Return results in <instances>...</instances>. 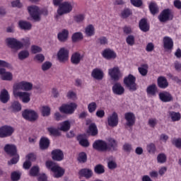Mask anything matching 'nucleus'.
Returning <instances> with one entry per match:
<instances>
[{"mask_svg":"<svg viewBox=\"0 0 181 181\" xmlns=\"http://www.w3.org/2000/svg\"><path fill=\"white\" fill-rule=\"evenodd\" d=\"M78 160L81 163H84L87 160V154L86 153H80L78 157Z\"/></svg>","mask_w":181,"mask_h":181,"instance_id":"6e6d98bb","label":"nucleus"},{"mask_svg":"<svg viewBox=\"0 0 181 181\" xmlns=\"http://www.w3.org/2000/svg\"><path fill=\"white\" fill-rule=\"evenodd\" d=\"M28 57H29V51L28 50H23L18 53V59L20 60H25Z\"/></svg>","mask_w":181,"mask_h":181,"instance_id":"37998d69","label":"nucleus"},{"mask_svg":"<svg viewBox=\"0 0 181 181\" xmlns=\"http://www.w3.org/2000/svg\"><path fill=\"white\" fill-rule=\"evenodd\" d=\"M71 39L72 42H78L83 39V33L81 32L75 33L72 35Z\"/></svg>","mask_w":181,"mask_h":181,"instance_id":"ea45409f","label":"nucleus"},{"mask_svg":"<svg viewBox=\"0 0 181 181\" xmlns=\"http://www.w3.org/2000/svg\"><path fill=\"white\" fill-rule=\"evenodd\" d=\"M74 5H76L74 1H65L62 3L57 9L58 15L62 16V15H67V13H70V12L73 11Z\"/></svg>","mask_w":181,"mask_h":181,"instance_id":"f03ea898","label":"nucleus"},{"mask_svg":"<svg viewBox=\"0 0 181 181\" xmlns=\"http://www.w3.org/2000/svg\"><path fill=\"white\" fill-rule=\"evenodd\" d=\"M148 64H142L140 67L138 68L139 73L143 77H145L148 75Z\"/></svg>","mask_w":181,"mask_h":181,"instance_id":"e433bc0d","label":"nucleus"},{"mask_svg":"<svg viewBox=\"0 0 181 181\" xmlns=\"http://www.w3.org/2000/svg\"><path fill=\"white\" fill-rule=\"evenodd\" d=\"M84 19H86V16L83 14H78L74 17V21H76L77 23H81Z\"/></svg>","mask_w":181,"mask_h":181,"instance_id":"338daca9","label":"nucleus"},{"mask_svg":"<svg viewBox=\"0 0 181 181\" xmlns=\"http://www.w3.org/2000/svg\"><path fill=\"white\" fill-rule=\"evenodd\" d=\"M9 100H11L9 93L6 89H2L0 92V101L3 103V104H6Z\"/></svg>","mask_w":181,"mask_h":181,"instance_id":"5701e85b","label":"nucleus"},{"mask_svg":"<svg viewBox=\"0 0 181 181\" xmlns=\"http://www.w3.org/2000/svg\"><path fill=\"white\" fill-rule=\"evenodd\" d=\"M33 88V84L28 81H21L16 83L13 86V91H19V90H23V91H30Z\"/></svg>","mask_w":181,"mask_h":181,"instance_id":"20e7f679","label":"nucleus"},{"mask_svg":"<svg viewBox=\"0 0 181 181\" xmlns=\"http://www.w3.org/2000/svg\"><path fill=\"white\" fill-rule=\"evenodd\" d=\"M15 132V129L10 125L0 127V138H8L12 136Z\"/></svg>","mask_w":181,"mask_h":181,"instance_id":"423d86ee","label":"nucleus"},{"mask_svg":"<svg viewBox=\"0 0 181 181\" xmlns=\"http://www.w3.org/2000/svg\"><path fill=\"white\" fill-rule=\"evenodd\" d=\"M139 26L142 32H148L149 30V25H148V22L145 18H142L140 21Z\"/></svg>","mask_w":181,"mask_h":181,"instance_id":"7c9ffc66","label":"nucleus"},{"mask_svg":"<svg viewBox=\"0 0 181 181\" xmlns=\"http://www.w3.org/2000/svg\"><path fill=\"white\" fill-rule=\"evenodd\" d=\"M81 176H83L86 179H90L93 176V170L88 168H83L79 172Z\"/></svg>","mask_w":181,"mask_h":181,"instance_id":"2f4dec72","label":"nucleus"},{"mask_svg":"<svg viewBox=\"0 0 181 181\" xmlns=\"http://www.w3.org/2000/svg\"><path fill=\"white\" fill-rule=\"evenodd\" d=\"M52 172L54 173V177L57 178L62 177V176L64 175V169L62 168L59 165L53 168Z\"/></svg>","mask_w":181,"mask_h":181,"instance_id":"393cba45","label":"nucleus"},{"mask_svg":"<svg viewBox=\"0 0 181 181\" xmlns=\"http://www.w3.org/2000/svg\"><path fill=\"white\" fill-rule=\"evenodd\" d=\"M163 45L165 49L170 50L173 47V40L170 37H164Z\"/></svg>","mask_w":181,"mask_h":181,"instance_id":"a878e982","label":"nucleus"},{"mask_svg":"<svg viewBox=\"0 0 181 181\" xmlns=\"http://www.w3.org/2000/svg\"><path fill=\"white\" fill-rule=\"evenodd\" d=\"M78 139L81 146H88L90 145V143H88V141L87 139H81V136H78Z\"/></svg>","mask_w":181,"mask_h":181,"instance_id":"052dcab7","label":"nucleus"},{"mask_svg":"<svg viewBox=\"0 0 181 181\" xmlns=\"http://www.w3.org/2000/svg\"><path fill=\"white\" fill-rule=\"evenodd\" d=\"M70 127H71V125L70 124V122L69 120H66L60 123V127L59 128V131L66 132V131H69V129H70Z\"/></svg>","mask_w":181,"mask_h":181,"instance_id":"c9c22d12","label":"nucleus"},{"mask_svg":"<svg viewBox=\"0 0 181 181\" xmlns=\"http://www.w3.org/2000/svg\"><path fill=\"white\" fill-rule=\"evenodd\" d=\"M47 131L49 132L50 135H52L53 136H59L60 135V132H59V129L56 128L48 127Z\"/></svg>","mask_w":181,"mask_h":181,"instance_id":"c03bdc74","label":"nucleus"},{"mask_svg":"<svg viewBox=\"0 0 181 181\" xmlns=\"http://www.w3.org/2000/svg\"><path fill=\"white\" fill-rule=\"evenodd\" d=\"M45 165H46V168L47 169H49L50 170H52V172L53 170V168H56L57 165V164L54 163V162H53L52 160L47 161Z\"/></svg>","mask_w":181,"mask_h":181,"instance_id":"13d9d810","label":"nucleus"},{"mask_svg":"<svg viewBox=\"0 0 181 181\" xmlns=\"http://www.w3.org/2000/svg\"><path fill=\"white\" fill-rule=\"evenodd\" d=\"M126 42L129 46H134L135 45V37L132 35H129L126 38Z\"/></svg>","mask_w":181,"mask_h":181,"instance_id":"09e8293b","label":"nucleus"},{"mask_svg":"<svg viewBox=\"0 0 181 181\" xmlns=\"http://www.w3.org/2000/svg\"><path fill=\"white\" fill-rule=\"evenodd\" d=\"M12 65L6 61L0 59V69H11Z\"/></svg>","mask_w":181,"mask_h":181,"instance_id":"3c124183","label":"nucleus"},{"mask_svg":"<svg viewBox=\"0 0 181 181\" xmlns=\"http://www.w3.org/2000/svg\"><path fill=\"white\" fill-rule=\"evenodd\" d=\"M0 78L4 81H12L13 75L9 71H6L5 68H0Z\"/></svg>","mask_w":181,"mask_h":181,"instance_id":"4468645a","label":"nucleus"},{"mask_svg":"<svg viewBox=\"0 0 181 181\" xmlns=\"http://www.w3.org/2000/svg\"><path fill=\"white\" fill-rule=\"evenodd\" d=\"M59 42H66L67 37H69V31L67 30H63L57 35Z\"/></svg>","mask_w":181,"mask_h":181,"instance_id":"473e14b6","label":"nucleus"},{"mask_svg":"<svg viewBox=\"0 0 181 181\" xmlns=\"http://www.w3.org/2000/svg\"><path fill=\"white\" fill-rule=\"evenodd\" d=\"M173 18V14L170 9L163 10L158 16V19L160 22H167V21H170Z\"/></svg>","mask_w":181,"mask_h":181,"instance_id":"ddd939ff","label":"nucleus"},{"mask_svg":"<svg viewBox=\"0 0 181 181\" xmlns=\"http://www.w3.org/2000/svg\"><path fill=\"white\" fill-rule=\"evenodd\" d=\"M13 94L15 98H19L24 104H28L30 101V93L28 92L13 90Z\"/></svg>","mask_w":181,"mask_h":181,"instance_id":"39448f33","label":"nucleus"},{"mask_svg":"<svg viewBox=\"0 0 181 181\" xmlns=\"http://www.w3.org/2000/svg\"><path fill=\"white\" fill-rule=\"evenodd\" d=\"M131 15H132V11H131L129 8H125L121 13V18L127 19V18H129Z\"/></svg>","mask_w":181,"mask_h":181,"instance_id":"79ce46f5","label":"nucleus"},{"mask_svg":"<svg viewBox=\"0 0 181 181\" xmlns=\"http://www.w3.org/2000/svg\"><path fill=\"white\" fill-rule=\"evenodd\" d=\"M4 151L6 153L10 155V156H14L16 155V146L13 144H6L4 146Z\"/></svg>","mask_w":181,"mask_h":181,"instance_id":"4be33fe9","label":"nucleus"},{"mask_svg":"<svg viewBox=\"0 0 181 181\" xmlns=\"http://www.w3.org/2000/svg\"><path fill=\"white\" fill-rule=\"evenodd\" d=\"M28 11L35 22H40V11L39 7L36 6H31L28 7Z\"/></svg>","mask_w":181,"mask_h":181,"instance_id":"9d476101","label":"nucleus"},{"mask_svg":"<svg viewBox=\"0 0 181 181\" xmlns=\"http://www.w3.org/2000/svg\"><path fill=\"white\" fill-rule=\"evenodd\" d=\"M50 67H52V62H45L42 64V71H47Z\"/></svg>","mask_w":181,"mask_h":181,"instance_id":"bf43d9fd","label":"nucleus"},{"mask_svg":"<svg viewBox=\"0 0 181 181\" xmlns=\"http://www.w3.org/2000/svg\"><path fill=\"white\" fill-rule=\"evenodd\" d=\"M77 108V104L76 103H69L66 105H63L59 107L60 112H63L64 114H74V111H76Z\"/></svg>","mask_w":181,"mask_h":181,"instance_id":"1a4fd4ad","label":"nucleus"},{"mask_svg":"<svg viewBox=\"0 0 181 181\" xmlns=\"http://www.w3.org/2000/svg\"><path fill=\"white\" fill-rule=\"evenodd\" d=\"M95 173H97V175H101L105 172V170L104 169V166L102 165H98L95 167Z\"/></svg>","mask_w":181,"mask_h":181,"instance_id":"8fccbe9b","label":"nucleus"},{"mask_svg":"<svg viewBox=\"0 0 181 181\" xmlns=\"http://www.w3.org/2000/svg\"><path fill=\"white\" fill-rule=\"evenodd\" d=\"M108 75L113 81H118L122 77V73H121V70H119V67L118 66L109 69Z\"/></svg>","mask_w":181,"mask_h":181,"instance_id":"0eeeda50","label":"nucleus"},{"mask_svg":"<svg viewBox=\"0 0 181 181\" xmlns=\"http://www.w3.org/2000/svg\"><path fill=\"white\" fill-rule=\"evenodd\" d=\"M85 35L87 37L94 36L95 35V28H94V25L91 24L87 25L85 28Z\"/></svg>","mask_w":181,"mask_h":181,"instance_id":"b1692460","label":"nucleus"},{"mask_svg":"<svg viewBox=\"0 0 181 181\" xmlns=\"http://www.w3.org/2000/svg\"><path fill=\"white\" fill-rule=\"evenodd\" d=\"M158 96L163 103H170V101H173V97L167 91L160 93Z\"/></svg>","mask_w":181,"mask_h":181,"instance_id":"6ab92c4d","label":"nucleus"},{"mask_svg":"<svg viewBox=\"0 0 181 181\" xmlns=\"http://www.w3.org/2000/svg\"><path fill=\"white\" fill-rule=\"evenodd\" d=\"M132 144H130L129 143H125L123 145V150L124 151V152H128L129 153H131V151H132Z\"/></svg>","mask_w":181,"mask_h":181,"instance_id":"0e129e2a","label":"nucleus"},{"mask_svg":"<svg viewBox=\"0 0 181 181\" xmlns=\"http://www.w3.org/2000/svg\"><path fill=\"white\" fill-rule=\"evenodd\" d=\"M95 110H97V103L95 102L90 103L88 105V111L90 112V114L95 112Z\"/></svg>","mask_w":181,"mask_h":181,"instance_id":"a19ab883","label":"nucleus"},{"mask_svg":"<svg viewBox=\"0 0 181 181\" xmlns=\"http://www.w3.org/2000/svg\"><path fill=\"white\" fill-rule=\"evenodd\" d=\"M148 125L150 128H155L158 125V119L156 118H150L148 122Z\"/></svg>","mask_w":181,"mask_h":181,"instance_id":"864d4df0","label":"nucleus"},{"mask_svg":"<svg viewBox=\"0 0 181 181\" xmlns=\"http://www.w3.org/2000/svg\"><path fill=\"white\" fill-rule=\"evenodd\" d=\"M34 60L38 63H43L45 62V55L42 54H37L35 55Z\"/></svg>","mask_w":181,"mask_h":181,"instance_id":"680f3d73","label":"nucleus"},{"mask_svg":"<svg viewBox=\"0 0 181 181\" xmlns=\"http://www.w3.org/2000/svg\"><path fill=\"white\" fill-rule=\"evenodd\" d=\"M41 112L43 117H49V115H50V107L47 106H43L41 108Z\"/></svg>","mask_w":181,"mask_h":181,"instance_id":"de8ad7c7","label":"nucleus"},{"mask_svg":"<svg viewBox=\"0 0 181 181\" xmlns=\"http://www.w3.org/2000/svg\"><path fill=\"white\" fill-rule=\"evenodd\" d=\"M52 158L53 160H57L60 162L64 159V154L63 151L60 149H55L52 151Z\"/></svg>","mask_w":181,"mask_h":181,"instance_id":"f3484780","label":"nucleus"},{"mask_svg":"<svg viewBox=\"0 0 181 181\" xmlns=\"http://www.w3.org/2000/svg\"><path fill=\"white\" fill-rule=\"evenodd\" d=\"M158 86L160 88H167V87L169 86L168 79H166L165 76H160L158 78Z\"/></svg>","mask_w":181,"mask_h":181,"instance_id":"cd10ccee","label":"nucleus"},{"mask_svg":"<svg viewBox=\"0 0 181 181\" xmlns=\"http://www.w3.org/2000/svg\"><path fill=\"white\" fill-rule=\"evenodd\" d=\"M18 26L23 30H30L32 29V24L25 21H20L18 22Z\"/></svg>","mask_w":181,"mask_h":181,"instance_id":"c85d7f7f","label":"nucleus"},{"mask_svg":"<svg viewBox=\"0 0 181 181\" xmlns=\"http://www.w3.org/2000/svg\"><path fill=\"white\" fill-rule=\"evenodd\" d=\"M149 9L152 15H156V13H159V7L155 2L150 3Z\"/></svg>","mask_w":181,"mask_h":181,"instance_id":"4c0bfd02","label":"nucleus"},{"mask_svg":"<svg viewBox=\"0 0 181 181\" xmlns=\"http://www.w3.org/2000/svg\"><path fill=\"white\" fill-rule=\"evenodd\" d=\"M49 144L50 141H49V139L42 137L40 141V148L41 149H47V148H49Z\"/></svg>","mask_w":181,"mask_h":181,"instance_id":"f704fd0d","label":"nucleus"},{"mask_svg":"<svg viewBox=\"0 0 181 181\" xmlns=\"http://www.w3.org/2000/svg\"><path fill=\"white\" fill-rule=\"evenodd\" d=\"M168 115L173 122H175L176 121H180L181 116L180 113L179 112L170 111L168 112Z\"/></svg>","mask_w":181,"mask_h":181,"instance_id":"58836bf2","label":"nucleus"},{"mask_svg":"<svg viewBox=\"0 0 181 181\" xmlns=\"http://www.w3.org/2000/svg\"><path fill=\"white\" fill-rule=\"evenodd\" d=\"M19 179H21L20 173L15 171L11 173V180L13 181H18V180H19Z\"/></svg>","mask_w":181,"mask_h":181,"instance_id":"69168bd1","label":"nucleus"},{"mask_svg":"<svg viewBox=\"0 0 181 181\" xmlns=\"http://www.w3.org/2000/svg\"><path fill=\"white\" fill-rule=\"evenodd\" d=\"M135 81H136V78L132 74H129L124 78V83L129 91H136L138 88Z\"/></svg>","mask_w":181,"mask_h":181,"instance_id":"7ed1b4c3","label":"nucleus"},{"mask_svg":"<svg viewBox=\"0 0 181 181\" xmlns=\"http://www.w3.org/2000/svg\"><path fill=\"white\" fill-rule=\"evenodd\" d=\"M22 117L27 121H36L37 119V113L35 110H25L22 112Z\"/></svg>","mask_w":181,"mask_h":181,"instance_id":"9b49d317","label":"nucleus"},{"mask_svg":"<svg viewBox=\"0 0 181 181\" xmlns=\"http://www.w3.org/2000/svg\"><path fill=\"white\" fill-rule=\"evenodd\" d=\"M30 176H37L39 175V166H34L30 170Z\"/></svg>","mask_w":181,"mask_h":181,"instance_id":"4d7b16f0","label":"nucleus"},{"mask_svg":"<svg viewBox=\"0 0 181 181\" xmlns=\"http://www.w3.org/2000/svg\"><path fill=\"white\" fill-rule=\"evenodd\" d=\"M112 90L114 94H116V95H122V94L125 93V88L119 83H115Z\"/></svg>","mask_w":181,"mask_h":181,"instance_id":"a211bd4d","label":"nucleus"},{"mask_svg":"<svg viewBox=\"0 0 181 181\" xmlns=\"http://www.w3.org/2000/svg\"><path fill=\"white\" fill-rule=\"evenodd\" d=\"M93 148L95 149V151H98V152H106V151L110 149L108 144L103 140H96L94 141Z\"/></svg>","mask_w":181,"mask_h":181,"instance_id":"6e6552de","label":"nucleus"},{"mask_svg":"<svg viewBox=\"0 0 181 181\" xmlns=\"http://www.w3.org/2000/svg\"><path fill=\"white\" fill-rule=\"evenodd\" d=\"M107 124L109 127H112V128L118 125V114L117 112H114L108 116Z\"/></svg>","mask_w":181,"mask_h":181,"instance_id":"2eb2a0df","label":"nucleus"},{"mask_svg":"<svg viewBox=\"0 0 181 181\" xmlns=\"http://www.w3.org/2000/svg\"><path fill=\"white\" fill-rule=\"evenodd\" d=\"M124 118L127 121V125L128 127H132L135 124V115L132 112H127L124 114Z\"/></svg>","mask_w":181,"mask_h":181,"instance_id":"aec40b11","label":"nucleus"},{"mask_svg":"<svg viewBox=\"0 0 181 181\" xmlns=\"http://www.w3.org/2000/svg\"><path fill=\"white\" fill-rule=\"evenodd\" d=\"M81 59H83L81 54L78 52H75L71 57V62L73 64H79L80 62H81Z\"/></svg>","mask_w":181,"mask_h":181,"instance_id":"c756f323","label":"nucleus"},{"mask_svg":"<svg viewBox=\"0 0 181 181\" xmlns=\"http://www.w3.org/2000/svg\"><path fill=\"white\" fill-rule=\"evenodd\" d=\"M109 145V149H112V151H115L117 148V141L114 139H108Z\"/></svg>","mask_w":181,"mask_h":181,"instance_id":"49530a36","label":"nucleus"},{"mask_svg":"<svg viewBox=\"0 0 181 181\" xmlns=\"http://www.w3.org/2000/svg\"><path fill=\"white\" fill-rule=\"evenodd\" d=\"M88 134H90L92 136H95V135L98 134V129H97L95 124L92 123L90 124Z\"/></svg>","mask_w":181,"mask_h":181,"instance_id":"72a5a7b5","label":"nucleus"},{"mask_svg":"<svg viewBox=\"0 0 181 181\" xmlns=\"http://www.w3.org/2000/svg\"><path fill=\"white\" fill-rule=\"evenodd\" d=\"M146 149L148 153H155L156 151V146L154 144L151 143L147 145Z\"/></svg>","mask_w":181,"mask_h":181,"instance_id":"603ef678","label":"nucleus"},{"mask_svg":"<svg viewBox=\"0 0 181 181\" xmlns=\"http://www.w3.org/2000/svg\"><path fill=\"white\" fill-rule=\"evenodd\" d=\"M102 56L104 59H106V60H114V59H117V53L111 49H104Z\"/></svg>","mask_w":181,"mask_h":181,"instance_id":"dca6fc26","label":"nucleus"},{"mask_svg":"<svg viewBox=\"0 0 181 181\" xmlns=\"http://www.w3.org/2000/svg\"><path fill=\"white\" fill-rule=\"evenodd\" d=\"M158 163H165L166 162V155L165 153H160L157 156Z\"/></svg>","mask_w":181,"mask_h":181,"instance_id":"5fc2aeb1","label":"nucleus"},{"mask_svg":"<svg viewBox=\"0 0 181 181\" xmlns=\"http://www.w3.org/2000/svg\"><path fill=\"white\" fill-rule=\"evenodd\" d=\"M11 6L12 8H22L23 4L21 2L20 0H15L11 1Z\"/></svg>","mask_w":181,"mask_h":181,"instance_id":"e2e57ef3","label":"nucleus"},{"mask_svg":"<svg viewBox=\"0 0 181 181\" xmlns=\"http://www.w3.org/2000/svg\"><path fill=\"white\" fill-rule=\"evenodd\" d=\"M91 76L95 80H103L104 78V72L100 69L96 68L92 71Z\"/></svg>","mask_w":181,"mask_h":181,"instance_id":"412c9836","label":"nucleus"},{"mask_svg":"<svg viewBox=\"0 0 181 181\" xmlns=\"http://www.w3.org/2000/svg\"><path fill=\"white\" fill-rule=\"evenodd\" d=\"M146 91L148 94H151V95H155V94H156V85L153 84L149 86L147 88Z\"/></svg>","mask_w":181,"mask_h":181,"instance_id":"a18cd8bd","label":"nucleus"},{"mask_svg":"<svg viewBox=\"0 0 181 181\" xmlns=\"http://www.w3.org/2000/svg\"><path fill=\"white\" fill-rule=\"evenodd\" d=\"M57 59L60 63H65L69 60V49L64 47L61 48L57 53Z\"/></svg>","mask_w":181,"mask_h":181,"instance_id":"f8f14e48","label":"nucleus"},{"mask_svg":"<svg viewBox=\"0 0 181 181\" xmlns=\"http://www.w3.org/2000/svg\"><path fill=\"white\" fill-rule=\"evenodd\" d=\"M8 110L11 111V112H16L21 111L22 110V105L18 101H14L11 103V106L8 107Z\"/></svg>","mask_w":181,"mask_h":181,"instance_id":"bb28decb","label":"nucleus"},{"mask_svg":"<svg viewBox=\"0 0 181 181\" xmlns=\"http://www.w3.org/2000/svg\"><path fill=\"white\" fill-rule=\"evenodd\" d=\"M173 145H175L176 148H178L179 149H181V139H174L172 141Z\"/></svg>","mask_w":181,"mask_h":181,"instance_id":"774afa93","label":"nucleus"},{"mask_svg":"<svg viewBox=\"0 0 181 181\" xmlns=\"http://www.w3.org/2000/svg\"><path fill=\"white\" fill-rule=\"evenodd\" d=\"M6 46L11 49L13 53H16L18 50L22 49L23 46H29L30 45V39L28 37H25L21 40V42L16 38L8 37L5 40Z\"/></svg>","mask_w":181,"mask_h":181,"instance_id":"f257e3e1","label":"nucleus"}]
</instances>
